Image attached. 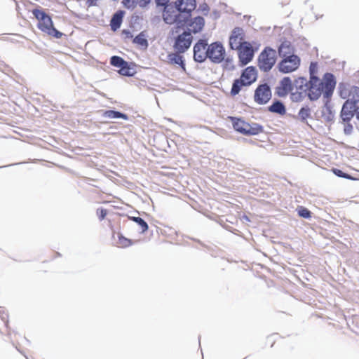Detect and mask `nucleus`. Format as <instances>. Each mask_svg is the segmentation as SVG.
<instances>
[{
  "label": "nucleus",
  "mask_w": 359,
  "mask_h": 359,
  "mask_svg": "<svg viewBox=\"0 0 359 359\" xmlns=\"http://www.w3.org/2000/svg\"><path fill=\"white\" fill-rule=\"evenodd\" d=\"M295 85L298 90L307 92L311 100H316L323 93L325 97H330L334 89L336 82L332 74L326 73L323 76V81L318 77H311L307 81L305 78L299 77L295 80Z\"/></svg>",
  "instance_id": "1"
},
{
  "label": "nucleus",
  "mask_w": 359,
  "mask_h": 359,
  "mask_svg": "<svg viewBox=\"0 0 359 359\" xmlns=\"http://www.w3.org/2000/svg\"><path fill=\"white\" fill-rule=\"evenodd\" d=\"M32 13L37 19V27L41 31L57 39L62 36V34L53 27L51 18L43 10L35 8L32 10Z\"/></svg>",
  "instance_id": "2"
},
{
  "label": "nucleus",
  "mask_w": 359,
  "mask_h": 359,
  "mask_svg": "<svg viewBox=\"0 0 359 359\" xmlns=\"http://www.w3.org/2000/svg\"><path fill=\"white\" fill-rule=\"evenodd\" d=\"M229 118L231 121L233 129L245 135H255L263 131V128L258 123L250 124L244 120L229 116Z\"/></svg>",
  "instance_id": "3"
},
{
  "label": "nucleus",
  "mask_w": 359,
  "mask_h": 359,
  "mask_svg": "<svg viewBox=\"0 0 359 359\" xmlns=\"http://www.w3.org/2000/svg\"><path fill=\"white\" fill-rule=\"evenodd\" d=\"M163 18L167 24L177 23L178 27H183L187 22L176 5L172 4H167L164 7Z\"/></svg>",
  "instance_id": "4"
},
{
  "label": "nucleus",
  "mask_w": 359,
  "mask_h": 359,
  "mask_svg": "<svg viewBox=\"0 0 359 359\" xmlns=\"http://www.w3.org/2000/svg\"><path fill=\"white\" fill-rule=\"evenodd\" d=\"M339 93L341 98L346 100L345 103L357 107L359 103V87L348 83H340Z\"/></svg>",
  "instance_id": "5"
},
{
  "label": "nucleus",
  "mask_w": 359,
  "mask_h": 359,
  "mask_svg": "<svg viewBox=\"0 0 359 359\" xmlns=\"http://www.w3.org/2000/svg\"><path fill=\"white\" fill-rule=\"evenodd\" d=\"M276 62V52L269 47H266L258 57V67L263 72H269Z\"/></svg>",
  "instance_id": "6"
},
{
  "label": "nucleus",
  "mask_w": 359,
  "mask_h": 359,
  "mask_svg": "<svg viewBox=\"0 0 359 359\" xmlns=\"http://www.w3.org/2000/svg\"><path fill=\"white\" fill-rule=\"evenodd\" d=\"M300 65V57L295 54H292L283 57L282 60L278 62L277 68L283 74H289L297 70Z\"/></svg>",
  "instance_id": "7"
},
{
  "label": "nucleus",
  "mask_w": 359,
  "mask_h": 359,
  "mask_svg": "<svg viewBox=\"0 0 359 359\" xmlns=\"http://www.w3.org/2000/svg\"><path fill=\"white\" fill-rule=\"evenodd\" d=\"M225 50L222 43H212L208 46V57L215 63H220L224 58Z\"/></svg>",
  "instance_id": "8"
},
{
  "label": "nucleus",
  "mask_w": 359,
  "mask_h": 359,
  "mask_svg": "<svg viewBox=\"0 0 359 359\" xmlns=\"http://www.w3.org/2000/svg\"><path fill=\"white\" fill-rule=\"evenodd\" d=\"M271 98V88L268 84H261L257 86L255 91L254 100L259 104L267 103Z\"/></svg>",
  "instance_id": "9"
},
{
  "label": "nucleus",
  "mask_w": 359,
  "mask_h": 359,
  "mask_svg": "<svg viewBox=\"0 0 359 359\" xmlns=\"http://www.w3.org/2000/svg\"><path fill=\"white\" fill-rule=\"evenodd\" d=\"M193 37L189 32H184L175 40L174 48L177 53H184L191 46Z\"/></svg>",
  "instance_id": "10"
},
{
  "label": "nucleus",
  "mask_w": 359,
  "mask_h": 359,
  "mask_svg": "<svg viewBox=\"0 0 359 359\" xmlns=\"http://www.w3.org/2000/svg\"><path fill=\"white\" fill-rule=\"evenodd\" d=\"M239 62L242 65H245L249 63L254 57L255 50L252 44L250 42L244 43V44L236 49Z\"/></svg>",
  "instance_id": "11"
},
{
  "label": "nucleus",
  "mask_w": 359,
  "mask_h": 359,
  "mask_svg": "<svg viewBox=\"0 0 359 359\" xmlns=\"http://www.w3.org/2000/svg\"><path fill=\"white\" fill-rule=\"evenodd\" d=\"M245 41V32L241 27H235L232 32L229 38V46L233 50H236L241 48Z\"/></svg>",
  "instance_id": "12"
},
{
  "label": "nucleus",
  "mask_w": 359,
  "mask_h": 359,
  "mask_svg": "<svg viewBox=\"0 0 359 359\" xmlns=\"http://www.w3.org/2000/svg\"><path fill=\"white\" fill-rule=\"evenodd\" d=\"M208 57V43L205 40L200 39L194 46V59L196 62H203Z\"/></svg>",
  "instance_id": "13"
},
{
  "label": "nucleus",
  "mask_w": 359,
  "mask_h": 359,
  "mask_svg": "<svg viewBox=\"0 0 359 359\" xmlns=\"http://www.w3.org/2000/svg\"><path fill=\"white\" fill-rule=\"evenodd\" d=\"M175 4L187 21L196 7V0H177Z\"/></svg>",
  "instance_id": "14"
},
{
  "label": "nucleus",
  "mask_w": 359,
  "mask_h": 359,
  "mask_svg": "<svg viewBox=\"0 0 359 359\" xmlns=\"http://www.w3.org/2000/svg\"><path fill=\"white\" fill-rule=\"evenodd\" d=\"M110 64L116 67L119 68L118 73L123 76H131L133 73L132 69L128 62L125 61L119 56H112L110 59Z\"/></svg>",
  "instance_id": "15"
},
{
  "label": "nucleus",
  "mask_w": 359,
  "mask_h": 359,
  "mask_svg": "<svg viewBox=\"0 0 359 359\" xmlns=\"http://www.w3.org/2000/svg\"><path fill=\"white\" fill-rule=\"evenodd\" d=\"M293 90V84L290 77H283L276 88V93L279 97H285Z\"/></svg>",
  "instance_id": "16"
},
{
  "label": "nucleus",
  "mask_w": 359,
  "mask_h": 359,
  "mask_svg": "<svg viewBox=\"0 0 359 359\" xmlns=\"http://www.w3.org/2000/svg\"><path fill=\"white\" fill-rule=\"evenodd\" d=\"M257 77V72L255 67L250 66L246 67L242 72L240 80L243 81L248 86L252 84Z\"/></svg>",
  "instance_id": "17"
},
{
  "label": "nucleus",
  "mask_w": 359,
  "mask_h": 359,
  "mask_svg": "<svg viewBox=\"0 0 359 359\" xmlns=\"http://www.w3.org/2000/svg\"><path fill=\"white\" fill-rule=\"evenodd\" d=\"M356 109L357 107L348 103H344L341 111V118L342 121L350 122L353 118Z\"/></svg>",
  "instance_id": "18"
},
{
  "label": "nucleus",
  "mask_w": 359,
  "mask_h": 359,
  "mask_svg": "<svg viewBox=\"0 0 359 359\" xmlns=\"http://www.w3.org/2000/svg\"><path fill=\"white\" fill-rule=\"evenodd\" d=\"M205 20L203 17L198 16L194 18L190 23L188 24L189 27V32L198 33L201 32L204 27Z\"/></svg>",
  "instance_id": "19"
},
{
  "label": "nucleus",
  "mask_w": 359,
  "mask_h": 359,
  "mask_svg": "<svg viewBox=\"0 0 359 359\" xmlns=\"http://www.w3.org/2000/svg\"><path fill=\"white\" fill-rule=\"evenodd\" d=\"M123 11H118L116 13H115L112 16V18L110 21V26L111 29L113 31H116L118 29L120 28L123 21Z\"/></svg>",
  "instance_id": "20"
},
{
  "label": "nucleus",
  "mask_w": 359,
  "mask_h": 359,
  "mask_svg": "<svg viewBox=\"0 0 359 359\" xmlns=\"http://www.w3.org/2000/svg\"><path fill=\"white\" fill-rule=\"evenodd\" d=\"M279 55L283 57L293 54V48L289 41H283L278 48Z\"/></svg>",
  "instance_id": "21"
},
{
  "label": "nucleus",
  "mask_w": 359,
  "mask_h": 359,
  "mask_svg": "<svg viewBox=\"0 0 359 359\" xmlns=\"http://www.w3.org/2000/svg\"><path fill=\"white\" fill-rule=\"evenodd\" d=\"M102 116L104 118H107L109 119H113V118H123L124 120L128 119V116L127 114H123L121 112L114 111V110L104 111L102 114Z\"/></svg>",
  "instance_id": "22"
},
{
  "label": "nucleus",
  "mask_w": 359,
  "mask_h": 359,
  "mask_svg": "<svg viewBox=\"0 0 359 359\" xmlns=\"http://www.w3.org/2000/svg\"><path fill=\"white\" fill-rule=\"evenodd\" d=\"M247 86H248L243 81L240 80V79H236L233 82L230 93L232 96H236L240 93L243 87Z\"/></svg>",
  "instance_id": "23"
},
{
  "label": "nucleus",
  "mask_w": 359,
  "mask_h": 359,
  "mask_svg": "<svg viewBox=\"0 0 359 359\" xmlns=\"http://www.w3.org/2000/svg\"><path fill=\"white\" fill-rule=\"evenodd\" d=\"M180 53H171L168 55V59L171 64L179 65L185 70V65L183 57L179 54Z\"/></svg>",
  "instance_id": "24"
},
{
  "label": "nucleus",
  "mask_w": 359,
  "mask_h": 359,
  "mask_svg": "<svg viewBox=\"0 0 359 359\" xmlns=\"http://www.w3.org/2000/svg\"><path fill=\"white\" fill-rule=\"evenodd\" d=\"M269 110L271 112L277 113L280 115H284L286 113V109L284 104L280 101L273 102L269 107Z\"/></svg>",
  "instance_id": "25"
},
{
  "label": "nucleus",
  "mask_w": 359,
  "mask_h": 359,
  "mask_svg": "<svg viewBox=\"0 0 359 359\" xmlns=\"http://www.w3.org/2000/svg\"><path fill=\"white\" fill-rule=\"evenodd\" d=\"M133 43L143 49H146L148 47V41L146 39L145 34L143 32L140 33L134 38Z\"/></svg>",
  "instance_id": "26"
},
{
  "label": "nucleus",
  "mask_w": 359,
  "mask_h": 359,
  "mask_svg": "<svg viewBox=\"0 0 359 359\" xmlns=\"http://www.w3.org/2000/svg\"><path fill=\"white\" fill-rule=\"evenodd\" d=\"M128 218L138 224L142 233L148 230V224L142 218L139 217H129Z\"/></svg>",
  "instance_id": "27"
},
{
  "label": "nucleus",
  "mask_w": 359,
  "mask_h": 359,
  "mask_svg": "<svg viewBox=\"0 0 359 359\" xmlns=\"http://www.w3.org/2000/svg\"><path fill=\"white\" fill-rule=\"evenodd\" d=\"M310 116L311 110L310 108L308 107H302L298 113V117L302 121H306V119L309 118Z\"/></svg>",
  "instance_id": "28"
},
{
  "label": "nucleus",
  "mask_w": 359,
  "mask_h": 359,
  "mask_svg": "<svg viewBox=\"0 0 359 359\" xmlns=\"http://www.w3.org/2000/svg\"><path fill=\"white\" fill-rule=\"evenodd\" d=\"M118 244L119 247L127 248L133 244L131 240L125 238L123 236H118Z\"/></svg>",
  "instance_id": "29"
},
{
  "label": "nucleus",
  "mask_w": 359,
  "mask_h": 359,
  "mask_svg": "<svg viewBox=\"0 0 359 359\" xmlns=\"http://www.w3.org/2000/svg\"><path fill=\"white\" fill-rule=\"evenodd\" d=\"M318 72V63L312 62L309 66L310 78L317 77L316 74Z\"/></svg>",
  "instance_id": "30"
},
{
  "label": "nucleus",
  "mask_w": 359,
  "mask_h": 359,
  "mask_svg": "<svg viewBox=\"0 0 359 359\" xmlns=\"http://www.w3.org/2000/svg\"><path fill=\"white\" fill-rule=\"evenodd\" d=\"M298 215L303 218H310L311 212L306 208L301 207L298 210Z\"/></svg>",
  "instance_id": "31"
},
{
  "label": "nucleus",
  "mask_w": 359,
  "mask_h": 359,
  "mask_svg": "<svg viewBox=\"0 0 359 359\" xmlns=\"http://www.w3.org/2000/svg\"><path fill=\"white\" fill-rule=\"evenodd\" d=\"M97 215L100 220H103L107 216L108 211L106 209L98 208L96 211Z\"/></svg>",
  "instance_id": "32"
},
{
  "label": "nucleus",
  "mask_w": 359,
  "mask_h": 359,
  "mask_svg": "<svg viewBox=\"0 0 359 359\" xmlns=\"http://www.w3.org/2000/svg\"><path fill=\"white\" fill-rule=\"evenodd\" d=\"M344 123V131L345 134L350 135L353 132V127L350 123V122H343Z\"/></svg>",
  "instance_id": "33"
},
{
  "label": "nucleus",
  "mask_w": 359,
  "mask_h": 359,
  "mask_svg": "<svg viewBox=\"0 0 359 359\" xmlns=\"http://www.w3.org/2000/svg\"><path fill=\"white\" fill-rule=\"evenodd\" d=\"M332 172L338 177H343V178H346V179H350V176L346 174V173H344L343 171H341V170L339 169H337V168H334L332 170Z\"/></svg>",
  "instance_id": "34"
},
{
  "label": "nucleus",
  "mask_w": 359,
  "mask_h": 359,
  "mask_svg": "<svg viewBox=\"0 0 359 359\" xmlns=\"http://www.w3.org/2000/svg\"><path fill=\"white\" fill-rule=\"evenodd\" d=\"M123 3L127 7H130L135 3V0H123Z\"/></svg>",
  "instance_id": "35"
},
{
  "label": "nucleus",
  "mask_w": 359,
  "mask_h": 359,
  "mask_svg": "<svg viewBox=\"0 0 359 359\" xmlns=\"http://www.w3.org/2000/svg\"><path fill=\"white\" fill-rule=\"evenodd\" d=\"M158 5L164 6L168 4V0H156Z\"/></svg>",
  "instance_id": "36"
},
{
  "label": "nucleus",
  "mask_w": 359,
  "mask_h": 359,
  "mask_svg": "<svg viewBox=\"0 0 359 359\" xmlns=\"http://www.w3.org/2000/svg\"><path fill=\"white\" fill-rule=\"evenodd\" d=\"M355 112H356L357 118L359 120V107L358 108L357 107Z\"/></svg>",
  "instance_id": "37"
},
{
  "label": "nucleus",
  "mask_w": 359,
  "mask_h": 359,
  "mask_svg": "<svg viewBox=\"0 0 359 359\" xmlns=\"http://www.w3.org/2000/svg\"><path fill=\"white\" fill-rule=\"evenodd\" d=\"M243 359H250V358H249L248 357H246V358H243Z\"/></svg>",
  "instance_id": "38"
}]
</instances>
